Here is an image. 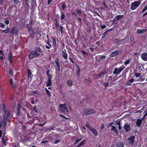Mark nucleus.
<instances>
[{"instance_id": "f257e3e1", "label": "nucleus", "mask_w": 147, "mask_h": 147, "mask_svg": "<svg viewBox=\"0 0 147 147\" xmlns=\"http://www.w3.org/2000/svg\"><path fill=\"white\" fill-rule=\"evenodd\" d=\"M60 111L62 112L65 114L68 113V109L66 107V104L64 103L63 104H60L59 106Z\"/></svg>"}, {"instance_id": "f03ea898", "label": "nucleus", "mask_w": 147, "mask_h": 147, "mask_svg": "<svg viewBox=\"0 0 147 147\" xmlns=\"http://www.w3.org/2000/svg\"><path fill=\"white\" fill-rule=\"evenodd\" d=\"M142 0H140L138 1H134V2H132L131 3V7H130V9L133 10L136 9L139 5L141 4V1Z\"/></svg>"}, {"instance_id": "7ed1b4c3", "label": "nucleus", "mask_w": 147, "mask_h": 147, "mask_svg": "<svg viewBox=\"0 0 147 147\" xmlns=\"http://www.w3.org/2000/svg\"><path fill=\"white\" fill-rule=\"evenodd\" d=\"M40 55V54L37 53L36 52H35L34 51H33L30 53L28 56V58L30 59H31L38 57Z\"/></svg>"}, {"instance_id": "20e7f679", "label": "nucleus", "mask_w": 147, "mask_h": 147, "mask_svg": "<svg viewBox=\"0 0 147 147\" xmlns=\"http://www.w3.org/2000/svg\"><path fill=\"white\" fill-rule=\"evenodd\" d=\"M125 68V67L123 65L121 66L118 69V68H116L114 69L113 72L114 74H120V72L122 71Z\"/></svg>"}, {"instance_id": "39448f33", "label": "nucleus", "mask_w": 147, "mask_h": 147, "mask_svg": "<svg viewBox=\"0 0 147 147\" xmlns=\"http://www.w3.org/2000/svg\"><path fill=\"white\" fill-rule=\"evenodd\" d=\"M18 28L14 26L11 28L10 33L13 35L16 36L18 35Z\"/></svg>"}, {"instance_id": "423d86ee", "label": "nucleus", "mask_w": 147, "mask_h": 147, "mask_svg": "<svg viewBox=\"0 0 147 147\" xmlns=\"http://www.w3.org/2000/svg\"><path fill=\"white\" fill-rule=\"evenodd\" d=\"M96 111L93 109H87L85 110L84 113H83V115L84 116L88 115L90 114L94 113Z\"/></svg>"}, {"instance_id": "0eeeda50", "label": "nucleus", "mask_w": 147, "mask_h": 147, "mask_svg": "<svg viewBox=\"0 0 147 147\" xmlns=\"http://www.w3.org/2000/svg\"><path fill=\"white\" fill-rule=\"evenodd\" d=\"M135 138L136 137L134 136H132L128 138L127 141L130 144L132 145L134 143Z\"/></svg>"}, {"instance_id": "6e6552de", "label": "nucleus", "mask_w": 147, "mask_h": 147, "mask_svg": "<svg viewBox=\"0 0 147 147\" xmlns=\"http://www.w3.org/2000/svg\"><path fill=\"white\" fill-rule=\"evenodd\" d=\"M36 28H34V29H33L32 28H31V29L30 30H28V31L29 33H30V37H31L32 38H33L34 37V34H35L37 30L35 32V31H36Z\"/></svg>"}, {"instance_id": "1a4fd4ad", "label": "nucleus", "mask_w": 147, "mask_h": 147, "mask_svg": "<svg viewBox=\"0 0 147 147\" xmlns=\"http://www.w3.org/2000/svg\"><path fill=\"white\" fill-rule=\"evenodd\" d=\"M34 22L33 21V20L31 18H30V20L29 21V24H27V28L28 30H30L31 29V28H32V26L34 24Z\"/></svg>"}, {"instance_id": "9d476101", "label": "nucleus", "mask_w": 147, "mask_h": 147, "mask_svg": "<svg viewBox=\"0 0 147 147\" xmlns=\"http://www.w3.org/2000/svg\"><path fill=\"white\" fill-rule=\"evenodd\" d=\"M121 53V52L120 50H115L112 52L110 56L112 57H114L116 55H119Z\"/></svg>"}, {"instance_id": "9b49d317", "label": "nucleus", "mask_w": 147, "mask_h": 147, "mask_svg": "<svg viewBox=\"0 0 147 147\" xmlns=\"http://www.w3.org/2000/svg\"><path fill=\"white\" fill-rule=\"evenodd\" d=\"M60 137L61 136L60 134L57 133H54L53 135V137H52L51 136H50L49 139L50 140L52 139L55 140L57 138H60V139H61Z\"/></svg>"}, {"instance_id": "f8f14e48", "label": "nucleus", "mask_w": 147, "mask_h": 147, "mask_svg": "<svg viewBox=\"0 0 147 147\" xmlns=\"http://www.w3.org/2000/svg\"><path fill=\"white\" fill-rule=\"evenodd\" d=\"M4 113L6 120L9 121V117L10 115L11 112L9 110H6Z\"/></svg>"}, {"instance_id": "ddd939ff", "label": "nucleus", "mask_w": 147, "mask_h": 147, "mask_svg": "<svg viewBox=\"0 0 147 147\" xmlns=\"http://www.w3.org/2000/svg\"><path fill=\"white\" fill-rule=\"evenodd\" d=\"M141 57L143 60L145 61H147V53L144 52L141 54Z\"/></svg>"}, {"instance_id": "4468645a", "label": "nucleus", "mask_w": 147, "mask_h": 147, "mask_svg": "<svg viewBox=\"0 0 147 147\" xmlns=\"http://www.w3.org/2000/svg\"><path fill=\"white\" fill-rule=\"evenodd\" d=\"M62 55L63 57L65 60H67L68 59V54L66 53V50L65 49L64 50L62 51Z\"/></svg>"}, {"instance_id": "2eb2a0df", "label": "nucleus", "mask_w": 147, "mask_h": 147, "mask_svg": "<svg viewBox=\"0 0 147 147\" xmlns=\"http://www.w3.org/2000/svg\"><path fill=\"white\" fill-rule=\"evenodd\" d=\"M55 63L57 68L58 71L59 72H60V66L59 62V60L58 58H57L55 59Z\"/></svg>"}, {"instance_id": "dca6fc26", "label": "nucleus", "mask_w": 147, "mask_h": 147, "mask_svg": "<svg viewBox=\"0 0 147 147\" xmlns=\"http://www.w3.org/2000/svg\"><path fill=\"white\" fill-rule=\"evenodd\" d=\"M34 51L37 53H41L42 52V50L40 47L38 46V47H36L34 49Z\"/></svg>"}, {"instance_id": "f3484780", "label": "nucleus", "mask_w": 147, "mask_h": 147, "mask_svg": "<svg viewBox=\"0 0 147 147\" xmlns=\"http://www.w3.org/2000/svg\"><path fill=\"white\" fill-rule=\"evenodd\" d=\"M124 129L125 131L127 132H129L130 129L129 125L128 124H126L124 126Z\"/></svg>"}, {"instance_id": "a211bd4d", "label": "nucleus", "mask_w": 147, "mask_h": 147, "mask_svg": "<svg viewBox=\"0 0 147 147\" xmlns=\"http://www.w3.org/2000/svg\"><path fill=\"white\" fill-rule=\"evenodd\" d=\"M12 56V53L11 51H10L8 55V59L9 61L10 64H11L12 63V61L11 59Z\"/></svg>"}, {"instance_id": "6ab92c4d", "label": "nucleus", "mask_w": 147, "mask_h": 147, "mask_svg": "<svg viewBox=\"0 0 147 147\" xmlns=\"http://www.w3.org/2000/svg\"><path fill=\"white\" fill-rule=\"evenodd\" d=\"M5 30H1V33H5L6 34H7L10 32V28L8 26L7 27L5 28Z\"/></svg>"}, {"instance_id": "aec40b11", "label": "nucleus", "mask_w": 147, "mask_h": 147, "mask_svg": "<svg viewBox=\"0 0 147 147\" xmlns=\"http://www.w3.org/2000/svg\"><path fill=\"white\" fill-rule=\"evenodd\" d=\"M26 21L24 20L23 21L22 23L20 25V29L21 30H22L25 27L26 24Z\"/></svg>"}, {"instance_id": "412c9836", "label": "nucleus", "mask_w": 147, "mask_h": 147, "mask_svg": "<svg viewBox=\"0 0 147 147\" xmlns=\"http://www.w3.org/2000/svg\"><path fill=\"white\" fill-rule=\"evenodd\" d=\"M90 131L95 136H97L98 134V131L94 128L92 127V129H90Z\"/></svg>"}, {"instance_id": "4be33fe9", "label": "nucleus", "mask_w": 147, "mask_h": 147, "mask_svg": "<svg viewBox=\"0 0 147 147\" xmlns=\"http://www.w3.org/2000/svg\"><path fill=\"white\" fill-rule=\"evenodd\" d=\"M76 66V73L78 76L79 75V74L80 73V68L79 66L76 64H75Z\"/></svg>"}, {"instance_id": "5701e85b", "label": "nucleus", "mask_w": 147, "mask_h": 147, "mask_svg": "<svg viewBox=\"0 0 147 147\" xmlns=\"http://www.w3.org/2000/svg\"><path fill=\"white\" fill-rule=\"evenodd\" d=\"M147 30L145 29H138L137 30V33L139 34H142L145 33L146 32Z\"/></svg>"}, {"instance_id": "b1692460", "label": "nucleus", "mask_w": 147, "mask_h": 147, "mask_svg": "<svg viewBox=\"0 0 147 147\" xmlns=\"http://www.w3.org/2000/svg\"><path fill=\"white\" fill-rule=\"evenodd\" d=\"M111 131H113L115 133H116L117 135H118L119 134L118 131L115 126L113 125L112 126V127L111 129Z\"/></svg>"}, {"instance_id": "393cba45", "label": "nucleus", "mask_w": 147, "mask_h": 147, "mask_svg": "<svg viewBox=\"0 0 147 147\" xmlns=\"http://www.w3.org/2000/svg\"><path fill=\"white\" fill-rule=\"evenodd\" d=\"M142 122V119H138L136 122V125L138 127H140Z\"/></svg>"}, {"instance_id": "a878e982", "label": "nucleus", "mask_w": 147, "mask_h": 147, "mask_svg": "<svg viewBox=\"0 0 147 147\" xmlns=\"http://www.w3.org/2000/svg\"><path fill=\"white\" fill-rule=\"evenodd\" d=\"M55 26L57 29H58L59 26L58 19L57 18H56L55 19Z\"/></svg>"}, {"instance_id": "bb28decb", "label": "nucleus", "mask_w": 147, "mask_h": 147, "mask_svg": "<svg viewBox=\"0 0 147 147\" xmlns=\"http://www.w3.org/2000/svg\"><path fill=\"white\" fill-rule=\"evenodd\" d=\"M1 123L2 124V125L3 127H5L6 126V121L5 120V118L4 117V118L2 119V120L1 121Z\"/></svg>"}, {"instance_id": "cd10ccee", "label": "nucleus", "mask_w": 147, "mask_h": 147, "mask_svg": "<svg viewBox=\"0 0 147 147\" xmlns=\"http://www.w3.org/2000/svg\"><path fill=\"white\" fill-rule=\"evenodd\" d=\"M116 147H125L122 142H118L117 144Z\"/></svg>"}, {"instance_id": "c85d7f7f", "label": "nucleus", "mask_w": 147, "mask_h": 147, "mask_svg": "<svg viewBox=\"0 0 147 147\" xmlns=\"http://www.w3.org/2000/svg\"><path fill=\"white\" fill-rule=\"evenodd\" d=\"M124 17V15H118L116 16H115V18L116 19L118 20H119L120 19H121L123 18Z\"/></svg>"}, {"instance_id": "c756f323", "label": "nucleus", "mask_w": 147, "mask_h": 147, "mask_svg": "<svg viewBox=\"0 0 147 147\" xmlns=\"http://www.w3.org/2000/svg\"><path fill=\"white\" fill-rule=\"evenodd\" d=\"M134 81V80L133 78H132L130 79L129 82L126 84L127 86H130L132 85L131 83H132Z\"/></svg>"}, {"instance_id": "7c9ffc66", "label": "nucleus", "mask_w": 147, "mask_h": 147, "mask_svg": "<svg viewBox=\"0 0 147 147\" xmlns=\"http://www.w3.org/2000/svg\"><path fill=\"white\" fill-rule=\"evenodd\" d=\"M28 79H29V78L30 77V79H32V77H31V75H32V74L31 72H30V69H28Z\"/></svg>"}, {"instance_id": "2f4dec72", "label": "nucleus", "mask_w": 147, "mask_h": 147, "mask_svg": "<svg viewBox=\"0 0 147 147\" xmlns=\"http://www.w3.org/2000/svg\"><path fill=\"white\" fill-rule=\"evenodd\" d=\"M52 84L51 79H48V82L46 83V86L47 87H49L51 86Z\"/></svg>"}, {"instance_id": "473e14b6", "label": "nucleus", "mask_w": 147, "mask_h": 147, "mask_svg": "<svg viewBox=\"0 0 147 147\" xmlns=\"http://www.w3.org/2000/svg\"><path fill=\"white\" fill-rule=\"evenodd\" d=\"M61 20L62 21V20H64L65 21L66 20V19L65 18V14L63 13V12L61 13Z\"/></svg>"}, {"instance_id": "72a5a7b5", "label": "nucleus", "mask_w": 147, "mask_h": 147, "mask_svg": "<svg viewBox=\"0 0 147 147\" xmlns=\"http://www.w3.org/2000/svg\"><path fill=\"white\" fill-rule=\"evenodd\" d=\"M47 44L48 45V46L46 45L45 46L46 48H47V49H50L51 47V45L50 44L49 40L48 39V40H47Z\"/></svg>"}, {"instance_id": "f704fd0d", "label": "nucleus", "mask_w": 147, "mask_h": 147, "mask_svg": "<svg viewBox=\"0 0 147 147\" xmlns=\"http://www.w3.org/2000/svg\"><path fill=\"white\" fill-rule=\"evenodd\" d=\"M67 84L69 86H71L72 84L73 83V81L71 80H69L67 81Z\"/></svg>"}, {"instance_id": "c9c22d12", "label": "nucleus", "mask_w": 147, "mask_h": 147, "mask_svg": "<svg viewBox=\"0 0 147 147\" xmlns=\"http://www.w3.org/2000/svg\"><path fill=\"white\" fill-rule=\"evenodd\" d=\"M45 89L47 94V95L49 97L51 96V94L50 91L46 88H45Z\"/></svg>"}, {"instance_id": "e433bc0d", "label": "nucleus", "mask_w": 147, "mask_h": 147, "mask_svg": "<svg viewBox=\"0 0 147 147\" xmlns=\"http://www.w3.org/2000/svg\"><path fill=\"white\" fill-rule=\"evenodd\" d=\"M85 142V140H83L78 146H77L76 147H80V146L83 145L84 144Z\"/></svg>"}, {"instance_id": "4c0bfd02", "label": "nucleus", "mask_w": 147, "mask_h": 147, "mask_svg": "<svg viewBox=\"0 0 147 147\" xmlns=\"http://www.w3.org/2000/svg\"><path fill=\"white\" fill-rule=\"evenodd\" d=\"M109 30H107V31H106L105 32H104L103 33V34L102 36V38H104L106 36L107 33L108 32H109Z\"/></svg>"}, {"instance_id": "58836bf2", "label": "nucleus", "mask_w": 147, "mask_h": 147, "mask_svg": "<svg viewBox=\"0 0 147 147\" xmlns=\"http://www.w3.org/2000/svg\"><path fill=\"white\" fill-rule=\"evenodd\" d=\"M5 105L4 103H2L1 109L3 112H4L6 111L5 110Z\"/></svg>"}, {"instance_id": "ea45409f", "label": "nucleus", "mask_w": 147, "mask_h": 147, "mask_svg": "<svg viewBox=\"0 0 147 147\" xmlns=\"http://www.w3.org/2000/svg\"><path fill=\"white\" fill-rule=\"evenodd\" d=\"M82 139V138L76 139L74 142V144L75 145L77 144L78 142L81 141Z\"/></svg>"}, {"instance_id": "a19ab883", "label": "nucleus", "mask_w": 147, "mask_h": 147, "mask_svg": "<svg viewBox=\"0 0 147 147\" xmlns=\"http://www.w3.org/2000/svg\"><path fill=\"white\" fill-rule=\"evenodd\" d=\"M80 52L83 55H87L88 54V53L86 52L84 50H81Z\"/></svg>"}, {"instance_id": "79ce46f5", "label": "nucleus", "mask_w": 147, "mask_h": 147, "mask_svg": "<svg viewBox=\"0 0 147 147\" xmlns=\"http://www.w3.org/2000/svg\"><path fill=\"white\" fill-rule=\"evenodd\" d=\"M10 84L12 85L13 86V87L14 88H16V84H14L13 83V79H11L10 81Z\"/></svg>"}, {"instance_id": "37998d69", "label": "nucleus", "mask_w": 147, "mask_h": 147, "mask_svg": "<svg viewBox=\"0 0 147 147\" xmlns=\"http://www.w3.org/2000/svg\"><path fill=\"white\" fill-rule=\"evenodd\" d=\"M66 4L65 3H62L61 6L62 9L63 10H64L66 7Z\"/></svg>"}, {"instance_id": "c03bdc74", "label": "nucleus", "mask_w": 147, "mask_h": 147, "mask_svg": "<svg viewBox=\"0 0 147 147\" xmlns=\"http://www.w3.org/2000/svg\"><path fill=\"white\" fill-rule=\"evenodd\" d=\"M85 125L90 130L91 129H92V127H91V126L88 123H86V124Z\"/></svg>"}, {"instance_id": "a18cd8bd", "label": "nucleus", "mask_w": 147, "mask_h": 147, "mask_svg": "<svg viewBox=\"0 0 147 147\" xmlns=\"http://www.w3.org/2000/svg\"><path fill=\"white\" fill-rule=\"evenodd\" d=\"M20 110L17 109V110L16 111V115L18 116H20L21 115V113L20 112Z\"/></svg>"}, {"instance_id": "49530a36", "label": "nucleus", "mask_w": 147, "mask_h": 147, "mask_svg": "<svg viewBox=\"0 0 147 147\" xmlns=\"http://www.w3.org/2000/svg\"><path fill=\"white\" fill-rule=\"evenodd\" d=\"M147 10V7L146 6L141 11V13H142Z\"/></svg>"}, {"instance_id": "de8ad7c7", "label": "nucleus", "mask_w": 147, "mask_h": 147, "mask_svg": "<svg viewBox=\"0 0 147 147\" xmlns=\"http://www.w3.org/2000/svg\"><path fill=\"white\" fill-rule=\"evenodd\" d=\"M52 42L53 44L54 45H56V42L55 39L53 37H52Z\"/></svg>"}, {"instance_id": "09e8293b", "label": "nucleus", "mask_w": 147, "mask_h": 147, "mask_svg": "<svg viewBox=\"0 0 147 147\" xmlns=\"http://www.w3.org/2000/svg\"><path fill=\"white\" fill-rule=\"evenodd\" d=\"M144 80V78H143V77L141 76L140 78H139L137 79V81H143Z\"/></svg>"}, {"instance_id": "8fccbe9b", "label": "nucleus", "mask_w": 147, "mask_h": 147, "mask_svg": "<svg viewBox=\"0 0 147 147\" xmlns=\"http://www.w3.org/2000/svg\"><path fill=\"white\" fill-rule=\"evenodd\" d=\"M59 26L60 27L59 30H60L61 33V34H63V27L61 25L60 26Z\"/></svg>"}, {"instance_id": "3c124183", "label": "nucleus", "mask_w": 147, "mask_h": 147, "mask_svg": "<svg viewBox=\"0 0 147 147\" xmlns=\"http://www.w3.org/2000/svg\"><path fill=\"white\" fill-rule=\"evenodd\" d=\"M130 62V60L129 59H128L126 61L124 62V63L125 65H127Z\"/></svg>"}, {"instance_id": "603ef678", "label": "nucleus", "mask_w": 147, "mask_h": 147, "mask_svg": "<svg viewBox=\"0 0 147 147\" xmlns=\"http://www.w3.org/2000/svg\"><path fill=\"white\" fill-rule=\"evenodd\" d=\"M5 27V24L3 23L0 22V27L2 28H3Z\"/></svg>"}, {"instance_id": "864d4df0", "label": "nucleus", "mask_w": 147, "mask_h": 147, "mask_svg": "<svg viewBox=\"0 0 147 147\" xmlns=\"http://www.w3.org/2000/svg\"><path fill=\"white\" fill-rule=\"evenodd\" d=\"M116 124L118 125H119L121 124V121L118 120H116L115 121Z\"/></svg>"}, {"instance_id": "5fc2aeb1", "label": "nucleus", "mask_w": 147, "mask_h": 147, "mask_svg": "<svg viewBox=\"0 0 147 147\" xmlns=\"http://www.w3.org/2000/svg\"><path fill=\"white\" fill-rule=\"evenodd\" d=\"M69 59L71 61L72 63L73 64H74V62L73 61V57H71L70 56L69 57Z\"/></svg>"}, {"instance_id": "6e6d98bb", "label": "nucleus", "mask_w": 147, "mask_h": 147, "mask_svg": "<svg viewBox=\"0 0 147 147\" xmlns=\"http://www.w3.org/2000/svg\"><path fill=\"white\" fill-rule=\"evenodd\" d=\"M48 78V79H51L53 78L52 75H51L50 74H48L47 76Z\"/></svg>"}, {"instance_id": "4d7b16f0", "label": "nucleus", "mask_w": 147, "mask_h": 147, "mask_svg": "<svg viewBox=\"0 0 147 147\" xmlns=\"http://www.w3.org/2000/svg\"><path fill=\"white\" fill-rule=\"evenodd\" d=\"M61 141L60 140H55V141L53 142V143L54 144H56L58 143H59Z\"/></svg>"}, {"instance_id": "13d9d810", "label": "nucleus", "mask_w": 147, "mask_h": 147, "mask_svg": "<svg viewBox=\"0 0 147 147\" xmlns=\"http://www.w3.org/2000/svg\"><path fill=\"white\" fill-rule=\"evenodd\" d=\"M141 74L140 73H136L135 74V76H136V78H138L140 76Z\"/></svg>"}, {"instance_id": "bf43d9fd", "label": "nucleus", "mask_w": 147, "mask_h": 147, "mask_svg": "<svg viewBox=\"0 0 147 147\" xmlns=\"http://www.w3.org/2000/svg\"><path fill=\"white\" fill-rule=\"evenodd\" d=\"M9 74L11 76H13V70L12 69H11L9 71Z\"/></svg>"}, {"instance_id": "052dcab7", "label": "nucleus", "mask_w": 147, "mask_h": 147, "mask_svg": "<svg viewBox=\"0 0 147 147\" xmlns=\"http://www.w3.org/2000/svg\"><path fill=\"white\" fill-rule=\"evenodd\" d=\"M21 108V104L20 103H18V107L17 109H20Z\"/></svg>"}, {"instance_id": "680f3d73", "label": "nucleus", "mask_w": 147, "mask_h": 147, "mask_svg": "<svg viewBox=\"0 0 147 147\" xmlns=\"http://www.w3.org/2000/svg\"><path fill=\"white\" fill-rule=\"evenodd\" d=\"M113 124V122L110 123H109L107 127H109L112 126Z\"/></svg>"}, {"instance_id": "e2e57ef3", "label": "nucleus", "mask_w": 147, "mask_h": 147, "mask_svg": "<svg viewBox=\"0 0 147 147\" xmlns=\"http://www.w3.org/2000/svg\"><path fill=\"white\" fill-rule=\"evenodd\" d=\"M49 142V140H46L44 141H42L41 143L40 144H42L43 143H47Z\"/></svg>"}, {"instance_id": "0e129e2a", "label": "nucleus", "mask_w": 147, "mask_h": 147, "mask_svg": "<svg viewBox=\"0 0 147 147\" xmlns=\"http://www.w3.org/2000/svg\"><path fill=\"white\" fill-rule=\"evenodd\" d=\"M103 84L106 88L109 85V82H105Z\"/></svg>"}, {"instance_id": "69168bd1", "label": "nucleus", "mask_w": 147, "mask_h": 147, "mask_svg": "<svg viewBox=\"0 0 147 147\" xmlns=\"http://www.w3.org/2000/svg\"><path fill=\"white\" fill-rule=\"evenodd\" d=\"M36 105H35L34 107H33V111L34 112H36V113H37V109H36Z\"/></svg>"}, {"instance_id": "338daca9", "label": "nucleus", "mask_w": 147, "mask_h": 147, "mask_svg": "<svg viewBox=\"0 0 147 147\" xmlns=\"http://www.w3.org/2000/svg\"><path fill=\"white\" fill-rule=\"evenodd\" d=\"M100 27L102 29H104L106 27V26L104 24L102 26H100Z\"/></svg>"}, {"instance_id": "774afa93", "label": "nucleus", "mask_w": 147, "mask_h": 147, "mask_svg": "<svg viewBox=\"0 0 147 147\" xmlns=\"http://www.w3.org/2000/svg\"><path fill=\"white\" fill-rule=\"evenodd\" d=\"M105 73V71H102L98 75V76H102V75L103 74H104Z\"/></svg>"}]
</instances>
